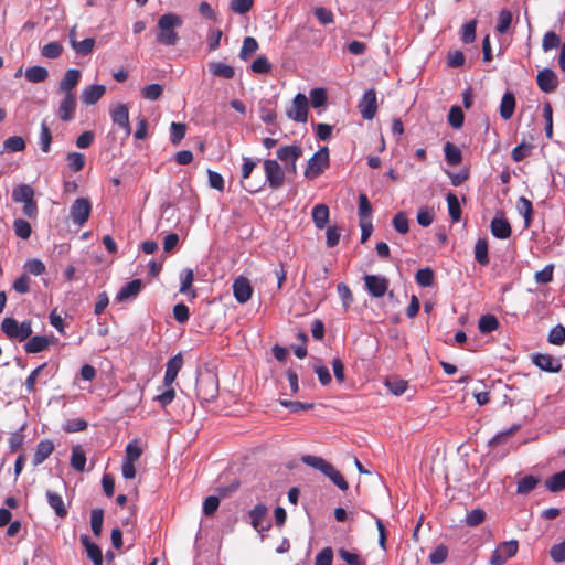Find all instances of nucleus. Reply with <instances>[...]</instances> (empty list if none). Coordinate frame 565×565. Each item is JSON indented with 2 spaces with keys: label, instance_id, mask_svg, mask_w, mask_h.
Masks as SVG:
<instances>
[{
  "label": "nucleus",
  "instance_id": "nucleus-57",
  "mask_svg": "<svg viewBox=\"0 0 565 565\" xmlns=\"http://www.w3.org/2000/svg\"><path fill=\"white\" fill-rule=\"evenodd\" d=\"M416 282L422 287H429L434 280V273L430 268H423L416 273Z\"/></svg>",
  "mask_w": 565,
  "mask_h": 565
},
{
  "label": "nucleus",
  "instance_id": "nucleus-38",
  "mask_svg": "<svg viewBox=\"0 0 565 565\" xmlns=\"http://www.w3.org/2000/svg\"><path fill=\"white\" fill-rule=\"evenodd\" d=\"M445 158L448 164L457 166L462 160L461 151L451 142H447L444 147Z\"/></svg>",
  "mask_w": 565,
  "mask_h": 565
},
{
  "label": "nucleus",
  "instance_id": "nucleus-16",
  "mask_svg": "<svg viewBox=\"0 0 565 565\" xmlns=\"http://www.w3.org/2000/svg\"><path fill=\"white\" fill-rule=\"evenodd\" d=\"M182 365L183 359L181 353L175 354L167 362L163 386H171L173 384Z\"/></svg>",
  "mask_w": 565,
  "mask_h": 565
},
{
  "label": "nucleus",
  "instance_id": "nucleus-11",
  "mask_svg": "<svg viewBox=\"0 0 565 565\" xmlns=\"http://www.w3.org/2000/svg\"><path fill=\"white\" fill-rule=\"evenodd\" d=\"M364 284L367 292L375 297H383L388 289V279L380 275H365Z\"/></svg>",
  "mask_w": 565,
  "mask_h": 565
},
{
  "label": "nucleus",
  "instance_id": "nucleus-24",
  "mask_svg": "<svg viewBox=\"0 0 565 565\" xmlns=\"http://www.w3.org/2000/svg\"><path fill=\"white\" fill-rule=\"evenodd\" d=\"M276 154L281 162L287 164L297 161L302 154V149L297 145L284 146L277 150Z\"/></svg>",
  "mask_w": 565,
  "mask_h": 565
},
{
  "label": "nucleus",
  "instance_id": "nucleus-10",
  "mask_svg": "<svg viewBox=\"0 0 565 565\" xmlns=\"http://www.w3.org/2000/svg\"><path fill=\"white\" fill-rule=\"evenodd\" d=\"M109 114L113 124L120 127L125 132V138H128L131 134L128 106L126 104L118 103L110 108Z\"/></svg>",
  "mask_w": 565,
  "mask_h": 565
},
{
  "label": "nucleus",
  "instance_id": "nucleus-64",
  "mask_svg": "<svg viewBox=\"0 0 565 565\" xmlns=\"http://www.w3.org/2000/svg\"><path fill=\"white\" fill-rule=\"evenodd\" d=\"M550 555L556 563L565 562V540L551 547Z\"/></svg>",
  "mask_w": 565,
  "mask_h": 565
},
{
  "label": "nucleus",
  "instance_id": "nucleus-30",
  "mask_svg": "<svg viewBox=\"0 0 565 565\" xmlns=\"http://www.w3.org/2000/svg\"><path fill=\"white\" fill-rule=\"evenodd\" d=\"M94 38H84L81 41H78L77 38H71V46L77 55L85 56L90 54L94 49Z\"/></svg>",
  "mask_w": 565,
  "mask_h": 565
},
{
  "label": "nucleus",
  "instance_id": "nucleus-43",
  "mask_svg": "<svg viewBox=\"0 0 565 565\" xmlns=\"http://www.w3.org/2000/svg\"><path fill=\"white\" fill-rule=\"evenodd\" d=\"M13 231H14V234L22 239L30 238V236L32 234V227H31L30 223L23 218L14 220Z\"/></svg>",
  "mask_w": 565,
  "mask_h": 565
},
{
  "label": "nucleus",
  "instance_id": "nucleus-21",
  "mask_svg": "<svg viewBox=\"0 0 565 565\" xmlns=\"http://www.w3.org/2000/svg\"><path fill=\"white\" fill-rule=\"evenodd\" d=\"M533 363L539 369L551 373H557L562 369V363L550 354H536L533 358Z\"/></svg>",
  "mask_w": 565,
  "mask_h": 565
},
{
  "label": "nucleus",
  "instance_id": "nucleus-13",
  "mask_svg": "<svg viewBox=\"0 0 565 565\" xmlns=\"http://www.w3.org/2000/svg\"><path fill=\"white\" fill-rule=\"evenodd\" d=\"M62 98L58 103L57 116L63 121H71L74 119L76 110V96L75 94H61Z\"/></svg>",
  "mask_w": 565,
  "mask_h": 565
},
{
  "label": "nucleus",
  "instance_id": "nucleus-37",
  "mask_svg": "<svg viewBox=\"0 0 565 565\" xmlns=\"http://www.w3.org/2000/svg\"><path fill=\"white\" fill-rule=\"evenodd\" d=\"M540 479L532 475L525 476L521 478L518 482L516 493L518 494H527L539 484Z\"/></svg>",
  "mask_w": 565,
  "mask_h": 565
},
{
  "label": "nucleus",
  "instance_id": "nucleus-1",
  "mask_svg": "<svg viewBox=\"0 0 565 565\" xmlns=\"http://www.w3.org/2000/svg\"><path fill=\"white\" fill-rule=\"evenodd\" d=\"M301 461L328 477L339 489L347 490L349 488L348 482L343 476L328 461L321 457L306 455L302 456Z\"/></svg>",
  "mask_w": 565,
  "mask_h": 565
},
{
  "label": "nucleus",
  "instance_id": "nucleus-42",
  "mask_svg": "<svg viewBox=\"0 0 565 565\" xmlns=\"http://www.w3.org/2000/svg\"><path fill=\"white\" fill-rule=\"evenodd\" d=\"M475 258L481 265L489 264L488 243L483 238H479L475 245Z\"/></svg>",
  "mask_w": 565,
  "mask_h": 565
},
{
  "label": "nucleus",
  "instance_id": "nucleus-48",
  "mask_svg": "<svg viewBox=\"0 0 565 565\" xmlns=\"http://www.w3.org/2000/svg\"><path fill=\"white\" fill-rule=\"evenodd\" d=\"M104 511L102 509L92 510L90 526L96 536H99L103 530Z\"/></svg>",
  "mask_w": 565,
  "mask_h": 565
},
{
  "label": "nucleus",
  "instance_id": "nucleus-17",
  "mask_svg": "<svg viewBox=\"0 0 565 565\" xmlns=\"http://www.w3.org/2000/svg\"><path fill=\"white\" fill-rule=\"evenodd\" d=\"M536 82L539 88L545 93L554 92L558 84L556 74L550 68L540 71L536 77Z\"/></svg>",
  "mask_w": 565,
  "mask_h": 565
},
{
  "label": "nucleus",
  "instance_id": "nucleus-63",
  "mask_svg": "<svg viewBox=\"0 0 565 565\" xmlns=\"http://www.w3.org/2000/svg\"><path fill=\"white\" fill-rule=\"evenodd\" d=\"M339 555L348 565H365V562L355 553L341 548Z\"/></svg>",
  "mask_w": 565,
  "mask_h": 565
},
{
  "label": "nucleus",
  "instance_id": "nucleus-56",
  "mask_svg": "<svg viewBox=\"0 0 565 565\" xmlns=\"http://www.w3.org/2000/svg\"><path fill=\"white\" fill-rule=\"evenodd\" d=\"M548 342L555 345H562L565 342V327L557 324L548 333Z\"/></svg>",
  "mask_w": 565,
  "mask_h": 565
},
{
  "label": "nucleus",
  "instance_id": "nucleus-12",
  "mask_svg": "<svg viewBox=\"0 0 565 565\" xmlns=\"http://www.w3.org/2000/svg\"><path fill=\"white\" fill-rule=\"evenodd\" d=\"M359 110L364 119L371 120L374 118L377 110V100L373 89L366 90L363 94L359 103Z\"/></svg>",
  "mask_w": 565,
  "mask_h": 565
},
{
  "label": "nucleus",
  "instance_id": "nucleus-34",
  "mask_svg": "<svg viewBox=\"0 0 565 565\" xmlns=\"http://www.w3.org/2000/svg\"><path fill=\"white\" fill-rule=\"evenodd\" d=\"M24 76L30 83H43L49 77V72L43 66H31L25 70Z\"/></svg>",
  "mask_w": 565,
  "mask_h": 565
},
{
  "label": "nucleus",
  "instance_id": "nucleus-50",
  "mask_svg": "<svg viewBox=\"0 0 565 565\" xmlns=\"http://www.w3.org/2000/svg\"><path fill=\"white\" fill-rule=\"evenodd\" d=\"M512 23V13L509 10H501L495 26L497 32L504 34Z\"/></svg>",
  "mask_w": 565,
  "mask_h": 565
},
{
  "label": "nucleus",
  "instance_id": "nucleus-49",
  "mask_svg": "<svg viewBox=\"0 0 565 565\" xmlns=\"http://www.w3.org/2000/svg\"><path fill=\"white\" fill-rule=\"evenodd\" d=\"M52 134L45 122L41 125V132L39 137V145L44 153H47L51 149Z\"/></svg>",
  "mask_w": 565,
  "mask_h": 565
},
{
  "label": "nucleus",
  "instance_id": "nucleus-4",
  "mask_svg": "<svg viewBox=\"0 0 565 565\" xmlns=\"http://www.w3.org/2000/svg\"><path fill=\"white\" fill-rule=\"evenodd\" d=\"M2 332L12 340L24 341L32 334L31 321L19 323L13 318H4L1 322Z\"/></svg>",
  "mask_w": 565,
  "mask_h": 565
},
{
  "label": "nucleus",
  "instance_id": "nucleus-23",
  "mask_svg": "<svg viewBox=\"0 0 565 565\" xmlns=\"http://www.w3.org/2000/svg\"><path fill=\"white\" fill-rule=\"evenodd\" d=\"M491 233L494 237L507 239L511 236L510 223L504 217H494L490 224Z\"/></svg>",
  "mask_w": 565,
  "mask_h": 565
},
{
  "label": "nucleus",
  "instance_id": "nucleus-39",
  "mask_svg": "<svg viewBox=\"0 0 565 565\" xmlns=\"http://www.w3.org/2000/svg\"><path fill=\"white\" fill-rule=\"evenodd\" d=\"M181 279V286H180V292L181 294H189L191 298H195L196 292L194 290H190V287L194 280V273L192 269H184L181 273L180 276Z\"/></svg>",
  "mask_w": 565,
  "mask_h": 565
},
{
  "label": "nucleus",
  "instance_id": "nucleus-55",
  "mask_svg": "<svg viewBox=\"0 0 565 565\" xmlns=\"http://www.w3.org/2000/svg\"><path fill=\"white\" fill-rule=\"evenodd\" d=\"M337 291H338V295L343 303L344 310H348V308L353 302V295H352L349 286L345 285L344 282H340L337 286Z\"/></svg>",
  "mask_w": 565,
  "mask_h": 565
},
{
  "label": "nucleus",
  "instance_id": "nucleus-27",
  "mask_svg": "<svg viewBox=\"0 0 565 565\" xmlns=\"http://www.w3.org/2000/svg\"><path fill=\"white\" fill-rule=\"evenodd\" d=\"M81 543L86 550L87 556L93 561L94 565H103L102 550L93 543L87 535L81 536Z\"/></svg>",
  "mask_w": 565,
  "mask_h": 565
},
{
  "label": "nucleus",
  "instance_id": "nucleus-51",
  "mask_svg": "<svg viewBox=\"0 0 565 565\" xmlns=\"http://www.w3.org/2000/svg\"><path fill=\"white\" fill-rule=\"evenodd\" d=\"M163 88L160 84H150L141 89V96L148 100H157L162 95Z\"/></svg>",
  "mask_w": 565,
  "mask_h": 565
},
{
  "label": "nucleus",
  "instance_id": "nucleus-19",
  "mask_svg": "<svg viewBox=\"0 0 565 565\" xmlns=\"http://www.w3.org/2000/svg\"><path fill=\"white\" fill-rule=\"evenodd\" d=\"M182 19L174 13H167L160 17L158 21V28L162 35H175L173 30L181 26Z\"/></svg>",
  "mask_w": 565,
  "mask_h": 565
},
{
  "label": "nucleus",
  "instance_id": "nucleus-61",
  "mask_svg": "<svg viewBox=\"0 0 565 565\" xmlns=\"http://www.w3.org/2000/svg\"><path fill=\"white\" fill-rule=\"evenodd\" d=\"M311 105L315 108L323 106L327 102V92L324 88H313L310 92Z\"/></svg>",
  "mask_w": 565,
  "mask_h": 565
},
{
  "label": "nucleus",
  "instance_id": "nucleus-29",
  "mask_svg": "<svg viewBox=\"0 0 565 565\" xmlns=\"http://www.w3.org/2000/svg\"><path fill=\"white\" fill-rule=\"evenodd\" d=\"M46 499L49 505L54 510L55 514L58 518H65L67 514V509L65 507L64 500L62 495L58 493L47 490L46 491Z\"/></svg>",
  "mask_w": 565,
  "mask_h": 565
},
{
  "label": "nucleus",
  "instance_id": "nucleus-33",
  "mask_svg": "<svg viewBox=\"0 0 565 565\" xmlns=\"http://www.w3.org/2000/svg\"><path fill=\"white\" fill-rule=\"evenodd\" d=\"M34 198V190L29 184H19L12 191V200L17 203H23Z\"/></svg>",
  "mask_w": 565,
  "mask_h": 565
},
{
  "label": "nucleus",
  "instance_id": "nucleus-26",
  "mask_svg": "<svg viewBox=\"0 0 565 565\" xmlns=\"http://www.w3.org/2000/svg\"><path fill=\"white\" fill-rule=\"evenodd\" d=\"M54 451V444L51 440H41L35 449L34 456H33V465L39 466L44 460H46L51 454Z\"/></svg>",
  "mask_w": 565,
  "mask_h": 565
},
{
  "label": "nucleus",
  "instance_id": "nucleus-62",
  "mask_svg": "<svg viewBox=\"0 0 565 565\" xmlns=\"http://www.w3.org/2000/svg\"><path fill=\"white\" fill-rule=\"evenodd\" d=\"M142 454V449L137 440L130 441L126 447L125 459L129 461H137Z\"/></svg>",
  "mask_w": 565,
  "mask_h": 565
},
{
  "label": "nucleus",
  "instance_id": "nucleus-36",
  "mask_svg": "<svg viewBox=\"0 0 565 565\" xmlns=\"http://www.w3.org/2000/svg\"><path fill=\"white\" fill-rule=\"evenodd\" d=\"M71 466L76 471H84L86 466V455L81 448V446H75L72 448L71 455Z\"/></svg>",
  "mask_w": 565,
  "mask_h": 565
},
{
  "label": "nucleus",
  "instance_id": "nucleus-58",
  "mask_svg": "<svg viewBox=\"0 0 565 565\" xmlns=\"http://www.w3.org/2000/svg\"><path fill=\"white\" fill-rule=\"evenodd\" d=\"M463 111L458 106H452L448 114V121L454 128H460L463 124Z\"/></svg>",
  "mask_w": 565,
  "mask_h": 565
},
{
  "label": "nucleus",
  "instance_id": "nucleus-31",
  "mask_svg": "<svg viewBox=\"0 0 565 565\" xmlns=\"http://www.w3.org/2000/svg\"><path fill=\"white\" fill-rule=\"evenodd\" d=\"M516 210L524 218V227L529 228L533 218L532 202L525 196H521L516 202Z\"/></svg>",
  "mask_w": 565,
  "mask_h": 565
},
{
  "label": "nucleus",
  "instance_id": "nucleus-35",
  "mask_svg": "<svg viewBox=\"0 0 565 565\" xmlns=\"http://www.w3.org/2000/svg\"><path fill=\"white\" fill-rule=\"evenodd\" d=\"M49 339L44 335H35L32 337L26 343H25V351L28 353H39L45 350L49 347Z\"/></svg>",
  "mask_w": 565,
  "mask_h": 565
},
{
  "label": "nucleus",
  "instance_id": "nucleus-41",
  "mask_svg": "<svg viewBox=\"0 0 565 565\" xmlns=\"http://www.w3.org/2000/svg\"><path fill=\"white\" fill-rule=\"evenodd\" d=\"M446 200L451 220L458 222L461 217V207L458 198L450 192L447 194Z\"/></svg>",
  "mask_w": 565,
  "mask_h": 565
},
{
  "label": "nucleus",
  "instance_id": "nucleus-60",
  "mask_svg": "<svg viewBox=\"0 0 565 565\" xmlns=\"http://www.w3.org/2000/svg\"><path fill=\"white\" fill-rule=\"evenodd\" d=\"M62 51L63 47L58 42H50L42 47V55L46 58H57Z\"/></svg>",
  "mask_w": 565,
  "mask_h": 565
},
{
  "label": "nucleus",
  "instance_id": "nucleus-46",
  "mask_svg": "<svg viewBox=\"0 0 565 565\" xmlns=\"http://www.w3.org/2000/svg\"><path fill=\"white\" fill-rule=\"evenodd\" d=\"M186 126L181 122H172L170 125V140L177 146L181 142V140L185 137Z\"/></svg>",
  "mask_w": 565,
  "mask_h": 565
},
{
  "label": "nucleus",
  "instance_id": "nucleus-7",
  "mask_svg": "<svg viewBox=\"0 0 565 565\" xmlns=\"http://www.w3.org/2000/svg\"><path fill=\"white\" fill-rule=\"evenodd\" d=\"M309 102L305 94L298 93L291 106L286 110V115L289 119L297 122H306L308 119Z\"/></svg>",
  "mask_w": 565,
  "mask_h": 565
},
{
  "label": "nucleus",
  "instance_id": "nucleus-22",
  "mask_svg": "<svg viewBox=\"0 0 565 565\" xmlns=\"http://www.w3.org/2000/svg\"><path fill=\"white\" fill-rule=\"evenodd\" d=\"M268 509L265 504L258 503L249 511L250 523L253 527L260 532L269 529V525L264 526L263 521L266 518Z\"/></svg>",
  "mask_w": 565,
  "mask_h": 565
},
{
  "label": "nucleus",
  "instance_id": "nucleus-44",
  "mask_svg": "<svg viewBox=\"0 0 565 565\" xmlns=\"http://www.w3.org/2000/svg\"><path fill=\"white\" fill-rule=\"evenodd\" d=\"M478 327L481 333H489L498 329L499 321L492 315H484L479 319Z\"/></svg>",
  "mask_w": 565,
  "mask_h": 565
},
{
  "label": "nucleus",
  "instance_id": "nucleus-9",
  "mask_svg": "<svg viewBox=\"0 0 565 565\" xmlns=\"http://www.w3.org/2000/svg\"><path fill=\"white\" fill-rule=\"evenodd\" d=\"M264 171L270 189L276 190L284 184L285 173L282 168L276 160H265Z\"/></svg>",
  "mask_w": 565,
  "mask_h": 565
},
{
  "label": "nucleus",
  "instance_id": "nucleus-5",
  "mask_svg": "<svg viewBox=\"0 0 565 565\" xmlns=\"http://www.w3.org/2000/svg\"><path fill=\"white\" fill-rule=\"evenodd\" d=\"M329 167V150L327 147L318 150L307 163L305 177L313 180L319 177Z\"/></svg>",
  "mask_w": 565,
  "mask_h": 565
},
{
  "label": "nucleus",
  "instance_id": "nucleus-53",
  "mask_svg": "<svg viewBox=\"0 0 565 565\" xmlns=\"http://www.w3.org/2000/svg\"><path fill=\"white\" fill-rule=\"evenodd\" d=\"M533 146L526 142H521L516 147L513 148L511 152V157L515 162H520L524 158L531 154Z\"/></svg>",
  "mask_w": 565,
  "mask_h": 565
},
{
  "label": "nucleus",
  "instance_id": "nucleus-2",
  "mask_svg": "<svg viewBox=\"0 0 565 565\" xmlns=\"http://www.w3.org/2000/svg\"><path fill=\"white\" fill-rule=\"evenodd\" d=\"M301 461L328 477L339 489L347 490L349 488L348 482L343 476L328 461L321 457L306 455L302 456Z\"/></svg>",
  "mask_w": 565,
  "mask_h": 565
},
{
  "label": "nucleus",
  "instance_id": "nucleus-15",
  "mask_svg": "<svg viewBox=\"0 0 565 565\" xmlns=\"http://www.w3.org/2000/svg\"><path fill=\"white\" fill-rule=\"evenodd\" d=\"M81 76H82V73L79 70H76V68L67 70L58 84L57 92L60 94H67V95L75 94L74 89L78 85Z\"/></svg>",
  "mask_w": 565,
  "mask_h": 565
},
{
  "label": "nucleus",
  "instance_id": "nucleus-14",
  "mask_svg": "<svg viewBox=\"0 0 565 565\" xmlns=\"http://www.w3.org/2000/svg\"><path fill=\"white\" fill-rule=\"evenodd\" d=\"M233 295L239 303H246L252 298L253 287L246 277L239 276L234 280Z\"/></svg>",
  "mask_w": 565,
  "mask_h": 565
},
{
  "label": "nucleus",
  "instance_id": "nucleus-52",
  "mask_svg": "<svg viewBox=\"0 0 565 565\" xmlns=\"http://www.w3.org/2000/svg\"><path fill=\"white\" fill-rule=\"evenodd\" d=\"M258 49V43L255 38H245L243 46L239 52V57L242 60H248Z\"/></svg>",
  "mask_w": 565,
  "mask_h": 565
},
{
  "label": "nucleus",
  "instance_id": "nucleus-3",
  "mask_svg": "<svg viewBox=\"0 0 565 565\" xmlns=\"http://www.w3.org/2000/svg\"><path fill=\"white\" fill-rule=\"evenodd\" d=\"M218 393V382L215 374L205 372L196 380V394L204 402L213 401Z\"/></svg>",
  "mask_w": 565,
  "mask_h": 565
},
{
  "label": "nucleus",
  "instance_id": "nucleus-32",
  "mask_svg": "<svg viewBox=\"0 0 565 565\" xmlns=\"http://www.w3.org/2000/svg\"><path fill=\"white\" fill-rule=\"evenodd\" d=\"M514 109H515V97L512 93L507 92L501 99L500 116L504 120H508L513 116Z\"/></svg>",
  "mask_w": 565,
  "mask_h": 565
},
{
  "label": "nucleus",
  "instance_id": "nucleus-47",
  "mask_svg": "<svg viewBox=\"0 0 565 565\" xmlns=\"http://www.w3.org/2000/svg\"><path fill=\"white\" fill-rule=\"evenodd\" d=\"M434 218H435V213L431 207L423 206L417 212V216H416L417 223L423 227L429 226L434 222Z\"/></svg>",
  "mask_w": 565,
  "mask_h": 565
},
{
  "label": "nucleus",
  "instance_id": "nucleus-59",
  "mask_svg": "<svg viewBox=\"0 0 565 565\" xmlns=\"http://www.w3.org/2000/svg\"><path fill=\"white\" fill-rule=\"evenodd\" d=\"M486 519V512L482 509H473L468 512L466 516V524L468 526H477Z\"/></svg>",
  "mask_w": 565,
  "mask_h": 565
},
{
  "label": "nucleus",
  "instance_id": "nucleus-6",
  "mask_svg": "<svg viewBox=\"0 0 565 565\" xmlns=\"http://www.w3.org/2000/svg\"><path fill=\"white\" fill-rule=\"evenodd\" d=\"M92 212V204L88 199L78 198L76 199L70 209V216L73 224L82 227L89 218Z\"/></svg>",
  "mask_w": 565,
  "mask_h": 565
},
{
  "label": "nucleus",
  "instance_id": "nucleus-40",
  "mask_svg": "<svg viewBox=\"0 0 565 565\" xmlns=\"http://www.w3.org/2000/svg\"><path fill=\"white\" fill-rule=\"evenodd\" d=\"M546 488L551 492H558L565 489V470L552 475L546 481H545Z\"/></svg>",
  "mask_w": 565,
  "mask_h": 565
},
{
  "label": "nucleus",
  "instance_id": "nucleus-25",
  "mask_svg": "<svg viewBox=\"0 0 565 565\" xmlns=\"http://www.w3.org/2000/svg\"><path fill=\"white\" fill-rule=\"evenodd\" d=\"M209 71L215 76L224 79H231L235 76V70L224 63L212 61L209 63Z\"/></svg>",
  "mask_w": 565,
  "mask_h": 565
},
{
  "label": "nucleus",
  "instance_id": "nucleus-18",
  "mask_svg": "<svg viewBox=\"0 0 565 565\" xmlns=\"http://www.w3.org/2000/svg\"><path fill=\"white\" fill-rule=\"evenodd\" d=\"M142 289V281L140 279H134L126 285H124L118 294L116 295V300L118 302H126L135 297L141 291Z\"/></svg>",
  "mask_w": 565,
  "mask_h": 565
},
{
  "label": "nucleus",
  "instance_id": "nucleus-8",
  "mask_svg": "<svg viewBox=\"0 0 565 565\" xmlns=\"http://www.w3.org/2000/svg\"><path fill=\"white\" fill-rule=\"evenodd\" d=\"M518 550L519 543L516 540L500 543L490 557V565H504L508 558L518 553Z\"/></svg>",
  "mask_w": 565,
  "mask_h": 565
},
{
  "label": "nucleus",
  "instance_id": "nucleus-45",
  "mask_svg": "<svg viewBox=\"0 0 565 565\" xmlns=\"http://www.w3.org/2000/svg\"><path fill=\"white\" fill-rule=\"evenodd\" d=\"M25 149V141L20 136L9 137L3 141V150L9 152H19Z\"/></svg>",
  "mask_w": 565,
  "mask_h": 565
},
{
  "label": "nucleus",
  "instance_id": "nucleus-54",
  "mask_svg": "<svg viewBox=\"0 0 565 565\" xmlns=\"http://www.w3.org/2000/svg\"><path fill=\"white\" fill-rule=\"evenodd\" d=\"M66 159L70 169L74 172L81 171L85 166V157L79 152H70Z\"/></svg>",
  "mask_w": 565,
  "mask_h": 565
},
{
  "label": "nucleus",
  "instance_id": "nucleus-28",
  "mask_svg": "<svg viewBox=\"0 0 565 565\" xmlns=\"http://www.w3.org/2000/svg\"><path fill=\"white\" fill-rule=\"evenodd\" d=\"M311 215L315 226L319 230H322L329 222V207L322 203L317 204L316 206H313Z\"/></svg>",
  "mask_w": 565,
  "mask_h": 565
},
{
  "label": "nucleus",
  "instance_id": "nucleus-20",
  "mask_svg": "<svg viewBox=\"0 0 565 565\" xmlns=\"http://www.w3.org/2000/svg\"><path fill=\"white\" fill-rule=\"evenodd\" d=\"M106 93V87L102 84L89 85L82 90L83 104L95 105Z\"/></svg>",
  "mask_w": 565,
  "mask_h": 565
}]
</instances>
